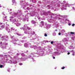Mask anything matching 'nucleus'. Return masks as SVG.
I'll list each match as a JSON object with an SVG mask.
<instances>
[{"mask_svg": "<svg viewBox=\"0 0 75 75\" xmlns=\"http://www.w3.org/2000/svg\"><path fill=\"white\" fill-rule=\"evenodd\" d=\"M72 26H74L75 25V24H73L72 25Z\"/></svg>", "mask_w": 75, "mask_h": 75, "instance_id": "9d476101", "label": "nucleus"}, {"mask_svg": "<svg viewBox=\"0 0 75 75\" xmlns=\"http://www.w3.org/2000/svg\"><path fill=\"white\" fill-rule=\"evenodd\" d=\"M70 54V52H69L67 53V55H69Z\"/></svg>", "mask_w": 75, "mask_h": 75, "instance_id": "1a4fd4ad", "label": "nucleus"}, {"mask_svg": "<svg viewBox=\"0 0 75 75\" xmlns=\"http://www.w3.org/2000/svg\"><path fill=\"white\" fill-rule=\"evenodd\" d=\"M65 68V67H63L62 68V69H64Z\"/></svg>", "mask_w": 75, "mask_h": 75, "instance_id": "39448f33", "label": "nucleus"}, {"mask_svg": "<svg viewBox=\"0 0 75 75\" xmlns=\"http://www.w3.org/2000/svg\"><path fill=\"white\" fill-rule=\"evenodd\" d=\"M33 34H35V32H33Z\"/></svg>", "mask_w": 75, "mask_h": 75, "instance_id": "4468645a", "label": "nucleus"}, {"mask_svg": "<svg viewBox=\"0 0 75 75\" xmlns=\"http://www.w3.org/2000/svg\"><path fill=\"white\" fill-rule=\"evenodd\" d=\"M55 58L54 57H53V59H55Z\"/></svg>", "mask_w": 75, "mask_h": 75, "instance_id": "2eb2a0df", "label": "nucleus"}, {"mask_svg": "<svg viewBox=\"0 0 75 75\" xmlns=\"http://www.w3.org/2000/svg\"><path fill=\"white\" fill-rule=\"evenodd\" d=\"M19 65H23V63H20Z\"/></svg>", "mask_w": 75, "mask_h": 75, "instance_id": "0eeeda50", "label": "nucleus"}, {"mask_svg": "<svg viewBox=\"0 0 75 75\" xmlns=\"http://www.w3.org/2000/svg\"><path fill=\"white\" fill-rule=\"evenodd\" d=\"M6 36H2V38H4L3 39H6Z\"/></svg>", "mask_w": 75, "mask_h": 75, "instance_id": "f03ea898", "label": "nucleus"}, {"mask_svg": "<svg viewBox=\"0 0 75 75\" xmlns=\"http://www.w3.org/2000/svg\"><path fill=\"white\" fill-rule=\"evenodd\" d=\"M3 67V65H0V68H2Z\"/></svg>", "mask_w": 75, "mask_h": 75, "instance_id": "20e7f679", "label": "nucleus"}, {"mask_svg": "<svg viewBox=\"0 0 75 75\" xmlns=\"http://www.w3.org/2000/svg\"><path fill=\"white\" fill-rule=\"evenodd\" d=\"M59 35H61V33H59Z\"/></svg>", "mask_w": 75, "mask_h": 75, "instance_id": "9b49d317", "label": "nucleus"}, {"mask_svg": "<svg viewBox=\"0 0 75 75\" xmlns=\"http://www.w3.org/2000/svg\"><path fill=\"white\" fill-rule=\"evenodd\" d=\"M69 25H71V24L70 23H69Z\"/></svg>", "mask_w": 75, "mask_h": 75, "instance_id": "f8f14e48", "label": "nucleus"}, {"mask_svg": "<svg viewBox=\"0 0 75 75\" xmlns=\"http://www.w3.org/2000/svg\"><path fill=\"white\" fill-rule=\"evenodd\" d=\"M5 56H7V55H5Z\"/></svg>", "mask_w": 75, "mask_h": 75, "instance_id": "aec40b11", "label": "nucleus"}, {"mask_svg": "<svg viewBox=\"0 0 75 75\" xmlns=\"http://www.w3.org/2000/svg\"><path fill=\"white\" fill-rule=\"evenodd\" d=\"M51 43L52 44L53 43H54V42L53 41H52L51 42Z\"/></svg>", "mask_w": 75, "mask_h": 75, "instance_id": "6e6552de", "label": "nucleus"}, {"mask_svg": "<svg viewBox=\"0 0 75 75\" xmlns=\"http://www.w3.org/2000/svg\"><path fill=\"white\" fill-rule=\"evenodd\" d=\"M66 5H67V6H68V4H66Z\"/></svg>", "mask_w": 75, "mask_h": 75, "instance_id": "a211bd4d", "label": "nucleus"}, {"mask_svg": "<svg viewBox=\"0 0 75 75\" xmlns=\"http://www.w3.org/2000/svg\"><path fill=\"white\" fill-rule=\"evenodd\" d=\"M72 55H73V56H74V55H75V54H72Z\"/></svg>", "mask_w": 75, "mask_h": 75, "instance_id": "ddd939ff", "label": "nucleus"}, {"mask_svg": "<svg viewBox=\"0 0 75 75\" xmlns=\"http://www.w3.org/2000/svg\"><path fill=\"white\" fill-rule=\"evenodd\" d=\"M44 36H45V37H47V34L46 33H45Z\"/></svg>", "mask_w": 75, "mask_h": 75, "instance_id": "423d86ee", "label": "nucleus"}, {"mask_svg": "<svg viewBox=\"0 0 75 75\" xmlns=\"http://www.w3.org/2000/svg\"><path fill=\"white\" fill-rule=\"evenodd\" d=\"M71 34H74V33L72 32H70Z\"/></svg>", "mask_w": 75, "mask_h": 75, "instance_id": "7ed1b4c3", "label": "nucleus"}, {"mask_svg": "<svg viewBox=\"0 0 75 75\" xmlns=\"http://www.w3.org/2000/svg\"><path fill=\"white\" fill-rule=\"evenodd\" d=\"M2 42H1V43L2 44Z\"/></svg>", "mask_w": 75, "mask_h": 75, "instance_id": "6ab92c4d", "label": "nucleus"}, {"mask_svg": "<svg viewBox=\"0 0 75 75\" xmlns=\"http://www.w3.org/2000/svg\"><path fill=\"white\" fill-rule=\"evenodd\" d=\"M72 52H74V50H72Z\"/></svg>", "mask_w": 75, "mask_h": 75, "instance_id": "f3484780", "label": "nucleus"}, {"mask_svg": "<svg viewBox=\"0 0 75 75\" xmlns=\"http://www.w3.org/2000/svg\"><path fill=\"white\" fill-rule=\"evenodd\" d=\"M0 37H1V35L0 34Z\"/></svg>", "mask_w": 75, "mask_h": 75, "instance_id": "dca6fc26", "label": "nucleus"}, {"mask_svg": "<svg viewBox=\"0 0 75 75\" xmlns=\"http://www.w3.org/2000/svg\"><path fill=\"white\" fill-rule=\"evenodd\" d=\"M4 28V26L2 25L1 26H0V30H3Z\"/></svg>", "mask_w": 75, "mask_h": 75, "instance_id": "f257e3e1", "label": "nucleus"}]
</instances>
